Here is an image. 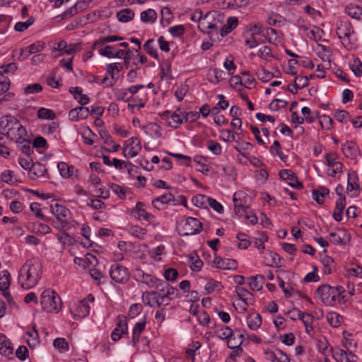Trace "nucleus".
<instances>
[{"mask_svg":"<svg viewBox=\"0 0 362 362\" xmlns=\"http://www.w3.org/2000/svg\"><path fill=\"white\" fill-rule=\"evenodd\" d=\"M42 276V264L37 258L28 259L19 270L18 281L25 289L33 288Z\"/></svg>","mask_w":362,"mask_h":362,"instance_id":"obj_1","label":"nucleus"},{"mask_svg":"<svg viewBox=\"0 0 362 362\" xmlns=\"http://www.w3.org/2000/svg\"><path fill=\"white\" fill-rule=\"evenodd\" d=\"M0 129L6 133L11 140H21L27 136L25 128L20 121L11 115L3 116L0 119Z\"/></svg>","mask_w":362,"mask_h":362,"instance_id":"obj_2","label":"nucleus"},{"mask_svg":"<svg viewBox=\"0 0 362 362\" xmlns=\"http://www.w3.org/2000/svg\"><path fill=\"white\" fill-rule=\"evenodd\" d=\"M316 292L324 304L332 305L337 299L340 300L344 298L342 293L345 292V289L341 286L334 287L324 284L319 286Z\"/></svg>","mask_w":362,"mask_h":362,"instance_id":"obj_3","label":"nucleus"},{"mask_svg":"<svg viewBox=\"0 0 362 362\" xmlns=\"http://www.w3.org/2000/svg\"><path fill=\"white\" fill-rule=\"evenodd\" d=\"M40 304L42 310L47 313H58L62 308L59 296L51 289H46L42 293Z\"/></svg>","mask_w":362,"mask_h":362,"instance_id":"obj_4","label":"nucleus"},{"mask_svg":"<svg viewBox=\"0 0 362 362\" xmlns=\"http://www.w3.org/2000/svg\"><path fill=\"white\" fill-rule=\"evenodd\" d=\"M176 229L180 236L198 234L202 230V223L196 218L188 217L177 224Z\"/></svg>","mask_w":362,"mask_h":362,"instance_id":"obj_5","label":"nucleus"},{"mask_svg":"<svg viewBox=\"0 0 362 362\" xmlns=\"http://www.w3.org/2000/svg\"><path fill=\"white\" fill-rule=\"evenodd\" d=\"M235 195L236 194H234L233 199L235 214L239 217H244L252 225H255L258 221L257 216L252 211L249 206L243 205L241 199H237Z\"/></svg>","mask_w":362,"mask_h":362,"instance_id":"obj_6","label":"nucleus"},{"mask_svg":"<svg viewBox=\"0 0 362 362\" xmlns=\"http://www.w3.org/2000/svg\"><path fill=\"white\" fill-rule=\"evenodd\" d=\"M110 276L116 283L125 284L129 281L130 274L126 267L115 263L110 269Z\"/></svg>","mask_w":362,"mask_h":362,"instance_id":"obj_7","label":"nucleus"},{"mask_svg":"<svg viewBox=\"0 0 362 362\" xmlns=\"http://www.w3.org/2000/svg\"><path fill=\"white\" fill-rule=\"evenodd\" d=\"M128 141L129 144L123 148V155L125 157L134 158L138 155L139 151L141 149V142L136 137H132Z\"/></svg>","mask_w":362,"mask_h":362,"instance_id":"obj_8","label":"nucleus"},{"mask_svg":"<svg viewBox=\"0 0 362 362\" xmlns=\"http://www.w3.org/2000/svg\"><path fill=\"white\" fill-rule=\"evenodd\" d=\"M341 151L344 155L350 159H356L357 156H361L359 146L353 141H348L341 145Z\"/></svg>","mask_w":362,"mask_h":362,"instance_id":"obj_9","label":"nucleus"},{"mask_svg":"<svg viewBox=\"0 0 362 362\" xmlns=\"http://www.w3.org/2000/svg\"><path fill=\"white\" fill-rule=\"evenodd\" d=\"M359 180L357 173L356 171L349 172L348 173L347 191L351 192L355 190V192L351 194V197H357L359 196Z\"/></svg>","mask_w":362,"mask_h":362,"instance_id":"obj_10","label":"nucleus"},{"mask_svg":"<svg viewBox=\"0 0 362 362\" xmlns=\"http://www.w3.org/2000/svg\"><path fill=\"white\" fill-rule=\"evenodd\" d=\"M90 110L83 106L76 107L69 112V117L71 121L77 122L88 117Z\"/></svg>","mask_w":362,"mask_h":362,"instance_id":"obj_11","label":"nucleus"},{"mask_svg":"<svg viewBox=\"0 0 362 362\" xmlns=\"http://www.w3.org/2000/svg\"><path fill=\"white\" fill-rule=\"evenodd\" d=\"M354 33V28L349 21H341L337 28V35L339 39H347Z\"/></svg>","mask_w":362,"mask_h":362,"instance_id":"obj_12","label":"nucleus"},{"mask_svg":"<svg viewBox=\"0 0 362 362\" xmlns=\"http://www.w3.org/2000/svg\"><path fill=\"white\" fill-rule=\"evenodd\" d=\"M342 235L337 234L334 232L329 233V241L336 245H346L351 241V235L344 229H341Z\"/></svg>","mask_w":362,"mask_h":362,"instance_id":"obj_13","label":"nucleus"},{"mask_svg":"<svg viewBox=\"0 0 362 362\" xmlns=\"http://www.w3.org/2000/svg\"><path fill=\"white\" fill-rule=\"evenodd\" d=\"M214 263L218 269L235 270L238 267L237 262L233 259H222L216 257L214 259Z\"/></svg>","mask_w":362,"mask_h":362,"instance_id":"obj_14","label":"nucleus"},{"mask_svg":"<svg viewBox=\"0 0 362 362\" xmlns=\"http://www.w3.org/2000/svg\"><path fill=\"white\" fill-rule=\"evenodd\" d=\"M146 317H144V319L141 322H138L135 324L134 327L132 330V339L129 341V344H132L134 346H136L137 343L139 341L141 334L144 331L146 327Z\"/></svg>","mask_w":362,"mask_h":362,"instance_id":"obj_15","label":"nucleus"},{"mask_svg":"<svg viewBox=\"0 0 362 362\" xmlns=\"http://www.w3.org/2000/svg\"><path fill=\"white\" fill-rule=\"evenodd\" d=\"M0 354L8 357L13 354L12 343L4 334L1 333H0Z\"/></svg>","mask_w":362,"mask_h":362,"instance_id":"obj_16","label":"nucleus"},{"mask_svg":"<svg viewBox=\"0 0 362 362\" xmlns=\"http://www.w3.org/2000/svg\"><path fill=\"white\" fill-rule=\"evenodd\" d=\"M69 93H71L76 100L81 105H87L90 102V98L87 95L83 93V89L81 87H71Z\"/></svg>","mask_w":362,"mask_h":362,"instance_id":"obj_17","label":"nucleus"},{"mask_svg":"<svg viewBox=\"0 0 362 362\" xmlns=\"http://www.w3.org/2000/svg\"><path fill=\"white\" fill-rule=\"evenodd\" d=\"M86 8L87 4L85 1H78L61 15L62 19L74 16L78 12L86 10Z\"/></svg>","mask_w":362,"mask_h":362,"instance_id":"obj_18","label":"nucleus"},{"mask_svg":"<svg viewBox=\"0 0 362 362\" xmlns=\"http://www.w3.org/2000/svg\"><path fill=\"white\" fill-rule=\"evenodd\" d=\"M51 211L58 221L63 218H67L71 214L69 209L58 204L51 206Z\"/></svg>","mask_w":362,"mask_h":362,"instance_id":"obj_19","label":"nucleus"},{"mask_svg":"<svg viewBox=\"0 0 362 362\" xmlns=\"http://www.w3.org/2000/svg\"><path fill=\"white\" fill-rule=\"evenodd\" d=\"M235 292L245 305H252L255 302L252 293L245 288L236 286Z\"/></svg>","mask_w":362,"mask_h":362,"instance_id":"obj_20","label":"nucleus"},{"mask_svg":"<svg viewBox=\"0 0 362 362\" xmlns=\"http://www.w3.org/2000/svg\"><path fill=\"white\" fill-rule=\"evenodd\" d=\"M58 170L60 175L64 178H69L74 177L75 173H77V170L73 165H69L64 162H61L57 164Z\"/></svg>","mask_w":362,"mask_h":362,"instance_id":"obj_21","label":"nucleus"},{"mask_svg":"<svg viewBox=\"0 0 362 362\" xmlns=\"http://www.w3.org/2000/svg\"><path fill=\"white\" fill-rule=\"evenodd\" d=\"M137 276L139 278L136 279L137 281L146 284L149 288H154L157 282H158V278L151 274H146L141 270L138 272Z\"/></svg>","mask_w":362,"mask_h":362,"instance_id":"obj_22","label":"nucleus"},{"mask_svg":"<svg viewBox=\"0 0 362 362\" xmlns=\"http://www.w3.org/2000/svg\"><path fill=\"white\" fill-rule=\"evenodd\" d=\"M141 128L144 130L145 134L151 137L160 138L162 136V128L156 123H149Z\"/></svg>","mask_w":362,"mask_h":362,"instance_id":"obj_23","label":"nucleus"},{"mask_svg":"<svg viewBox=\"0 0 362 362\" xmlns=\"http://www.w3.org/2000/svg\"><path fill=\"white\" fill-rule=\"evenodd\" d=\"M344 11L351 18L357 21L362 19V8L360 6L350 4L345 7Z\"/></svg>","mask_w":362,"mask_h":362,"instance_id":"obj_24","label":"nucleus"},{"mask_svg":"<svg viewBox=\"0 0 362 362\" xmlns=\"http://www.w3.org/2000/svg\"><path fill=\"white\" fill-rule=\"evenodd\" d=\"M345 206L346 197L339 198L335 203V209L333 212V218L336 221H341Z\"/></svg>","mask_w":362,"mask_h":362,"instance_id":"obj_25","label":"nucleus"},{"mask_svg":"<svg viewBox=\"0 0 362 362\" xmlns=\"http://www.w3.org/2000/svg\"><path fill=\"white\" fill-rule=\"evenodd\" d=\"M175 196L171 192H168V193H165L163 195H160V196L155 198L152 201L151 204L154 208L160 209V207L159 205H158V203H160L161 204H168L171 202H175Z\"/></svg>","mask_w":362,"mask_h":362,"instance_id":"obj_26","label":"nucleus"},{"mask_svg":"<svg viewBox=\"0 0 362 362\" xmlns=\"http://www.w3.org/2000/svg\"><path fill=\"white\" fill-rule=\"evenodd\" d=\"M264 276L261 274L251 276L247 279V284L250 289L253 291H260L262 288V284Z\"/></svg>","mask_w":362,"mask_h":362,"instance_id":"obj_27","label":"nucleus"},{"mask_svg":"<svg viewBox=\"0 0 362 362\" xmlns=\"http://www.w3.org/2000/svg\"><path fill=\"white\" fill-rule=\"evenodd\" d=\"M30 171V177L32 179H35L36 177L45 176L47 173V169L45 165L39 162H36L32 164Z\"/></svg>","mask_w":362,"mask_h":362,"instance_id":"obj_28","label":"nucleus"},{"mask_svg":"<svg viewBox=\"0 0 362 362\" xmlns=\"http://www.w3.org/2000/svg\"><path fill=\"white\" fill-rule=\"evenodd\" d=\"M262 317L259 313L250 314L247 317L248 327L252 330L257 329L262 325Z\"/></svg>","mask_w":362,"mask_h":362,"instance_id":"obj_29","label":"nucleus"},{"mask_svg":"<svg viewBox=\"0 0 362 362\" xmlns=\"http://www.w3.org/2000/svg\"><path fill=\"white\" fill-rule=\"evenodd\" d=\"M76 312L74 315L78 316L79 318H83L89 314L90 306L88 304L87 299H83L78 303Z\"/></svg>","mask_w":362,"mask_h":362,"instance_id":"obj_30","label":"nucleus"},{"mask_svg":"<svg viewBox=\"0 0 362 362\" xmlns=\"http://www.w3.org/2000/svg\"><path fill=\"white\" fill-rule=\"evenodd\" d=\"M18 148L28 156H30L33 153V147L30 146V140L27 139L25 137L21 140L16 141Z\"/></svg>","mask_w":362,"mask_h":362,"instance_id":"obj_31","label":"nucleus"},{"mask_svg":"<svg viewBox=\"0 0 362 362\" xmlns=\"http://www.w3.org/2000/svg\"><path fill=\"white\" fill-rule=\"evenodd\" d=\"M309 85V78L308 76H296L294 78V90H290L293 94H296L298 89L304 88Z\"/></svg>","mask_w":362,"mask_h":362,"instance_id":"obj_32","label":"nucleus"},{"mask_svg":"<svg viewBox=\"0 0 362 362\" xmlns=\"http://www.w3.org/2000/svg\"><path fill=\"white\" fill-rule=\"evenodd\" d=\"M145 204L141 202H139L136 204L135 209L138 214L139 219H144L145 221H151L153 216L149 213H148L145 209Z\"/></svg>","mask_w":362,"mask_h":362,"instance_id":"obj_33","label":"nucleus"},{"mask_svg":"<svg viewBox=\"0 0 362 362\" xmlns=\"http://www.w3.org/2000/svg\"><path fill=\"white\" fill-rule=\"evenodd\" d=\"M116 16L119 22L127 23L133 19L134 13L130 8H125L117 12Z\"/></svg>","mask_w":362,"mask_h":362,"instance_id":"obj_34","label":"nucleus"},{"mask_svg":"<svg viewBox=\"0 0 362 362\" xmlns=\"http://www.w3.org/2000/svg\"><path fill=\"white\" fill-rule=\"evenodd\" d=\"M124 38L117 35H110L104 37L99 38L95 40L93 44V48L95 49L98 46L103 45L106 43L122 40Z\"/></svg>","mask_w":362,"mask_h":362,"instance_id":"obj_35","label":"nucleus"},{"mask_svg":"<svg viewBox=\"0 0 362 362\" xmlns=\"http://www.w3.org/2000/svg\"><path fill=\"white\" fill-rule=\"evenodd\" d=\"M217 337L221 339L234 340V333L229 327H223L221 330L216 332Z\"/></svg>","mask_w":362,"mask_h":362,"instance_id":"obj_36","label":"nucleus"},{"mask_svg":"<svg viewBox=\"0 0 362 362\" xmlns=\"http://www.w3.org/2000/svg\"><path fill=\"white\" fill-rule=\"evenodd\" d=\"M223 288L221 282L210 279L204 286V288L207 294H210L215 291H221Z\"/></svg>","mask_w":362,"mask_h":362,"instance_id":"obj_37","label":"nucleus"},{"mask_svg":"<svg viewBox=\"0 0 362 362\" xmlns=\"http://www.w3.org/2000/svg\"><path fill=\"white\" fill-rule=\"evenodd\" d=\"M157 18V14L153 9L148 8L141 13V21L144 23H153Z\"/></svg>","mask_w":362,"mask_h":362,"instance_id":"obj_38","label":"nucleus"},{"mask_svg":"<svg viewBox=\"0 0 362 362\" xmlns=\"http://www.w3.org/2000/svg\"><path fill=\"white\" fill-rule=\"evenodd\" d=\"M342 318V316L336 312H330L327 315L328 322L334 327H337L340 325Z\"/></svg>","mask_w":362,"mask_h":362,"instance_id":"obj_39","label":"nucleus"},{"mask_svg":"<svg viewBox=\"0 0 362 362\" xmlns=\"http://www.w3.org/2000/svg\"><path fill=\"white\" fill-rule=\"evenodd\" d=\"M154 40L149 39L144 45V49L145 51L153 58L158 59V54L156 47L153 46Z\"/></svg>","mask_w":362,"mask_h":362,"instance_id":"obj_40","label":"nucleus"},{"mask_svg":"<svg viewBox=\"0 0 362 362\" xmlns=\"http://www.w3.org/2000/svg\"><path fill=\"white\" fill-rule=\"evenodd\" d=\"M256 74L258 79L264 83L268 82L272 78L275 77V75L273 73L269 71L265 68H261L259 69Z\"/></svg>","mask_w":362,"mask_h":362,"instance_id":"obj_41","label":"nucleus"},{"mask_svg":"<svg viewBox=\"0 0 362 362\" xmlns=\"http://www.w3.org/2000/svg\"><path fill=\"white\" fill-rule=\"evenodd\" d=\"M40 206H41V205L39 203L32 202L30 204V209L31 211L35 213V215L37 218H38L44 221H49L50 218L49 217H47L46 216H45L41 212Z\"/></svg>","mask_w":362,"mask_h":362,"instance_id":"obj_42","label":"nucleus"},{"mask_svg":"<svg viewBox=\"0 0 362 362\" xmlns=\"http://www.w3.org/2000/svg\"><path fill=\"white\" fill-rule=\"evenodd\" d=\"M10 284V274L6 270L2 271L0 273V290L8 289Z\"/></svg>","mask_w":362,"mask_h":362,"instance_id":"obj_43","label":"nucleus"},{"mask_svg":"<svg viewBox=\"0 0 362 362\" xmlns=\"http://www.w3.org/2000/svg\"><path fill=\"white\" fill-rule=\"evenodd\" d=\"M37 117L42 119L53 120L56 117L55 113L50 109L40 107L37 111Z\"/></svg>","mask_w":362,"mask_h":362,"instance_id":"obj_44","label":"nucleus"},{"mask_svg":"<svg viewBox=\"0 0 362 362\" xmlns=\"http://www.w3.org/2000/svg\"><path fill=\"white\" fill-rule=\"evenodd\" d=\"M184 121V115L173 113L170 115V119L168 121V125L173 129H177Z\"/></svg>","mask_w":362,"mask_h":362,"instance_id":"obj_45","label":"nucleus"},{"mask_svg":"<svg viewBox=\"0 0 362 362\" xmlns=\"http://www.w3.org/2000/svg\"><path fill=\"white\" fill-rule=\"evenodd\" d=\"M258 56L266 61L270 62L274 58L272 49L267 45L262 47L258 51Z\"/></svg>","mask_w":362,"mask_h":362,"instance_id":"obj_46","label":"nucleus"},{"mask_svg":"<svg viewBox=\"0 0 362 362\" xmlns=\"http://www.w3.org/2000/svg\"><path fill=\"white\" fill-rule=\"evenodd\" d=\"M321 262L324 267V274H330L332 273V267L334 264L333 258H332L330 256L326 255L321 259Z\"/></svg>","mask_w":362,"mask_h":362,"instance_id":"obj_47","label":"nucleus"},{"mask_svg":"<svg viewBox=\"0 0 362 362\" xmlns=\"http://www.w3.org/2000/svg\"><path fill=\"white\" fill-rule=\"evenodd\" d=\"M1 179L3 182L11 185H14L17 181L13 175V171L10 170H6L2 172L1 173Z\"/></svg>","mask_w":362,"mask_h":362,"instance_id":"obj_48","label":"nucleus"},{"mask_svg":"<svg viewBox=\"0 0 362 362\" xmlns=\"http://www.w3.org/2000/svg\"><path fill=\"white\" fill-rule=\"evenodd\" d=\"M228 347L230 349H233V353L230 355L231 358H233L234 356H239L240 354L243 352V349L240 346L242 344V341L239 343H233L232 340H229L227 341Z\"/></svg>","mask_w":362,"mask_h":362,"instance_id":"obj_49","label":"nucleus"},{"mask_svg":"<svg viewBox=\"0 0 362 362\" xmlns=\"http://www.w3.org/2000/svg\"><path fill=\"white\" fill-rule=\"evenodd\" d=\"M209 198V197L204 194H197L192 198V202L197 207L203 208L208 203Z\"/></svg>","mask_w":362,"mask_h":362,"instance_id":"obj_50","label":"nucleus"},{"mask_svg":"<svg viewBox=\"0 0 362 362\" xmlns=\"http://www.w3.org/2000/svg\"><path fill=\"white\" fill-rule=\"evenodd\" d=\"M165 297H168V302L165 303V305H168L172 300L180 297L179 291L176 288L170 286V284L167 289V292L165 293Z\"/></svg>","mask_w":362,"mask_h":362,"instance_id":"obj_51","label":"nucleus"},{"mask_svg":"<svg viewBox=\"0 0 362 362\" xmlns=\"http://www.w3.org/2000/svg\"><path fill=\"white\" fill-rule=\"evenodd\" d=\"M349 67L356 76L362 75V62L359 59H354V62L349 64Z\"/></svg>","mask_w":362,"mask_h":362,"instance_id":"obj_52","label":"nucleus"},{"mask_svg":"<svg viewBox=\"0 0 362 362\" xmlns=\"http://www.w3.org/2000/svg\"><path fill=\"white\" fill-rule=\"evenodd\" d=\"M53 346L61 351L69 350V344L64 338H57L54 340Z\"/></svg>","mask_w":362,"mask_h":362,"instance_id":"obj_53","label":"nucleus"},{"mask_svg":"<svg viewBox=\"0 0 362 362\" xmlns=\"http://www.w3.org/2000/svg\"><path fill=\"white\" fill-rule=\"evenodd\" d=\"M207 148L216 156L220 155L222 152L220 144L214 140H210L208 142Z\"/></svg>","mask_w":362,"mask_h":362,"instance_id":"obj_54","label":"nucleus"},{"mask_svg":"<svg viewBox=\"0 0 362 362\" xmlns=\"http://www.w3.org/2000/svg\"><path fill=\"white\" fill-rule=\"evenodd\" d=\"M287 101L281 99H274L269 104V108L272 111H278L281 108L286 107Z\"/></svg>","mask_w":362,"mask_h":362,"instance_id":"obj_55","label":"nucleus"},{"mask_svg":"<svg viewBox=\"0 0 362 362\" xmlns=\"http://www.w3.org/2000/svg\"><path fill=\"white\" fill-rule=\"evenodd\" d=\"M190 259L192 261V264L190 266L191 269L193 272H199L203 266V262L197 255L191 256Z\"/></svg>","mask_w":362,"mask_h":362,"instance_id":"obj_56","label":"nucleus"},{"mask_svg":"<svg viewBox=\"0 0 362 362\" xmlns=\"http://www.w3.org/2000/svg\"><path fill=\"white\" fill-rule=\"evenodd\" d=\"M334 117L339 122H346L349 119V113L346 110H337Z\"/></svg>","mask_w":362,"mask_h":362,"instance_id":"obj_57","label":"nucleus"},{"mask_svg":"<svg viewBox=\"0 0 362 362\" xmlns=\"http://www.w3.org/2000/svg\"><path fill=\"white\" fill-rule=\"evenodd\" d=\"M178 272L174 268H168L164 272L163 276L166 281H174L178 277Z\"/></svg>","mask_w":362,"mask_h":362,"instance_id":"obj_58","label":"nucleus"},{"mask_svg":"<svg viewBox=\"0 0 362 362\" xmlns=\"http://www.w3.org/2000/svg\"><path fill=\"white\" fill-rule=\"evenodd\" d=\"M129 233L139 239H143L146 235V230L138 226H132L129 228Z\"/></svg>","mask_w":362,"mask_h":362,"instance_id":"obj_59","label":"nucleus"},{"mask_svg":"<svg viewBox=\"0 0 362 362\" xmlns=\"http://www.w3.org/2000/svg\"><path fill=\"white\" fill-rule=\"evenodd\" d=\"M34 228L37 233L42 235L48 234L52 231L51 228L48 225L40 222L34 223Z\"/></svg>","mask_w":362,"mask_h":362,"instance_id":"obj_60","label":"nucleus"},{"mask_svg":"<svg viewBox=\"0 0 362 362\" xmlns=\"http://www.w3.org/2000/svg\"><path fill=\"white\" fill-rule=\"evenodd\" d=\"M299 58L300 59L295 60L294 64H298V65H300L303 67L309 69H313L315 67L313 62L308 57H299Z\"/></svg>","mask_w":362,"mask_h":362,"instance_id":"obj_61","label":"nucleus"},{"mask_svg":"<svg viewBox=\"0 0 362 362\" xmlns=\"http://www.w3.org/2000/svg\"><path fill=\"white\" fill-rule=\"evenodd\" d=\"M143 307L141 304L134 303L131 305L128 315L131 318H134L141 313Z\"/></svg>","mask_w":362,"mask_h":362,"instance_id":"obj_62","label":"nucleus"},{"mask_svg":"<svg viewBox=\"0 0 362 362\" xmlns=\"http://www.w3.org/2000/svg\"><path fill=\"white\" fill-rule=\"evenodd\" d=\"M185 28L182 25H177L169 28L170 33L175 37H180L185 33Z\"/></svg>","mask_w":362,"mask_h":362,"instance_id":"obj_63","label":"nucleus"},{"mask_svg":"<svg viewBox=\"0 0 362 362\" xmlns=\"http://www.w3.org/2000/svg\"><path fill=\"white\" fill-rule=\"evenodd\" d=\"M42 90V87L40 83H33L28 85L24 88V92L26 94H33L40 93Z\"/></svg>","mask_w":362,"mask_h":362,"instance_id":"obj_64","label":"nucleus"}]
</instances>
